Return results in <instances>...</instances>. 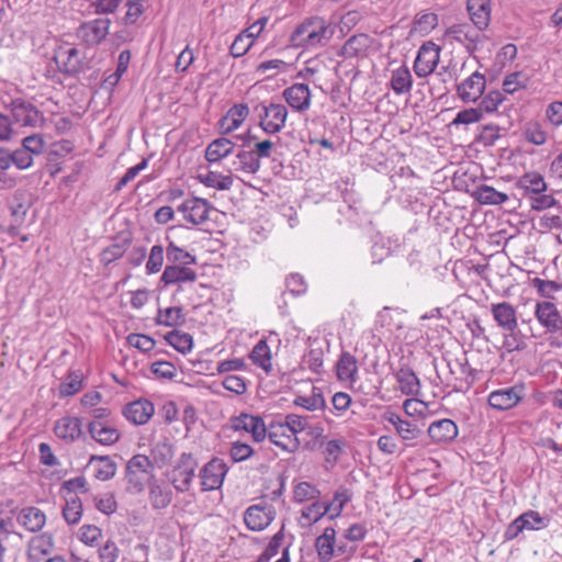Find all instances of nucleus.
I'll list each match as a JSON object with an SVG mask.
<instances>
[{
	"label": "nucleus",
	"mask_w": 562,
	"mask_h": 562,
	"mask_svg": "<svg viewBox=\"0 0 562 562\" xmlns=\"http://www.w3.org/2000/svg\"><path fill=\"white\" fill-rule=\"evenodd\" d=\"M228 472V467L224 460L213 458L205 463L200 472L199 479L202 492L220 490L223 485L224 479Z\"/></svg>",
	"instance_id": "nucleus-11"
},
{
	"label": "nucleus",
	"mask_w": 562,
	"mask_h": 562,
	"mask_svg": "<svg viewBox=\"0 0 562 562\" xmlns=\"http://www.w3.org/2000/svg\"><path fill=\"white\" fill-rule=\"evenodd\" d=\"M330 512L331 505H323L319 502H314L301 510L300 524L303 527L311 526L319 521L326 514Z\"/></svg>",
	"instance_id": "nucleus-41"
},
{
	"label": "nucleus",
	"mask_w": 562,
	"mask_h": 562,
	"mask_svg": "<svg viewBox=\"0 0 562 562\" xmlns=\"http://www.w3.org/2000/svg\"><path fill=\"white\" fill-rule=\"evenodd\" d=\"M186 317L181 307L172 306L159 310L156 316V323L168 327H176L184 324Z\"/></svg>",
	"instance_id": "nucleus-42"
},
{
	"label": "nucleus",
	"mask_w": 562,
	"mask_h": 562,
	"mask_svg": "<svg viewBox=\"0 0 562 562\" xmlns=\"http://www.w3.org/2000/svg\"><path fill=\"white\" fill-rule=\"evenodd\" d=\"M428 435L435 442H448L458 436V427L451 419H440L431 423Z\"/></svg>",
	"instance_id": "nucleus-31"
},
{
	"label": "nucleus",
	"mask_w": 562,
	"mask_h": 562,
	"mask_svg": "<svg viewBox=\"0 0 562 562\" xmlns=\"http://www.w3.org/2000/svg\"><path fill=\"white\" fill-rule=\"evenodd\" d=\"M319 491L308 482H300L293 492V499L296 503H304L318 497Z\"/></svg>",
	"instance_id": "nucleus-55"
},
{
	"label": "nucleus",
	"mask_w": 562,
	"mask_h": 562,
	"mask_svg": "<svg viewBox=\"0 0 562 562\" xmlns=\"http://www.w3.org/2000/svg\"><path fill=\"white\" fill-rule=\"evenodd\" d=\"M83 374L77 371H70L59 385L60 396H71L78 393L82 387Z\"/></svg>",
	"instance_id": "nucleus-49"
},
{
	"label": "nucleus",
	"mask_w": 562,
	"mask_h": 562,
	"mask_svg": "<svg viewBox=\"0 0 562 562\" xmlns=\"http://www.w3.org/2000/svg\"><path fill=\"white\" fill-rule=\"evenodd\" d=\"M54 550V538L50 533L44 532L33 537L27 547V559L31 562H42L45 557Z\"/></svg>",
	"instance_id": "nucleus-26"
},
{
	"label": "nucleus",
	"mask_w": 562,
	"mask_h": 562,
	"mask_svg": "<svg viewBox=\"0 0 562 562\" xmlns=\"http://www.w3.org/2000/svg\"><path fill=\"white\" fill-rule=\"evenodd\" d=\"M438 23V18L435 13H422L416 15L412 32L419 33L422 35L428 34L431 30L436 27Z\"/></svg>",
	"instance_id": "nucleus-52"
},
{
	"label": "nucleus",
	"mask_w": 562,
	"mask_h": 562,
	"mask_svg": "<svg viewBox=\"0 0 562 562\" xmlns=\"http://www.w3.org/2000/svg\"><path fill=\"white\" fill-rule=\"evenodd\" d=\"M472 195L480 204L485 205H501L509 200L508 194L487 184L479 186Z\"/></svg>",
	"instance_id": "nucleus-36"
},
{
	"label": "nucleus",
	"mask_w": 562,
	"mask_h": 562,
	"mask_svg": "<svg viewBox=\"0 0 562 562\" xmlns=\"http://www.w3.org/2000/svg\"><path fill=\"white\" fill-rule=\"evenodd\" d=\"M31 206V201L26 192L16 191L10 202L11 214L22 221Z\"/></svg>",
	"instance_id": "nucleus-51"
},
{
	"label": "nucleus",
	"mask_w": 562,
	"mask_h": 562,
	"mask_svg": "<svg viewBox=\"0 0 562 562\" xmlns=\"http://www.w3.org/2000/svg\"><path fill=\"white\" fill-rule=\"evenodd\" d=\"M10 106L13 123L19 126L38 127L44 122L43 113L29 101L15 99Z\"/></svg>",
	"instance_id": "nucleus-12"
},
{
	"label": "nucleus",
	"mask_w": 562,
	"mask_h": 562,
	"mask_svg": "<svg viewBox=\"0 0 562 562\" xmlns=\"http://www.w3.org/2000/svg\"><path fill=\"white\" fill-rule=\"evenodd\" d=\"M173 446L166 438L155 442V445L151 448V461L153 463H156L158 467H164L168 464L173 458Z\"/></svg>",
	"instance_id": "nucleus-43"
},
{
	"label": "nucleus",
	"mask_w": 562,
	"mask_h": 562,
	"mask_svg": "<svg viewBox=\"0 0 562 562\" xmlns=\"http://www.w3.org/2000/svg\"><path fill=\"white\" fill-rule=\"evenodd\" d=\"M352 492L346 486H339L333 497V501L328 504L331 505V513L328 515L330 520L340 516L344 507L351 501Z\"/></svg>",
	"instance_id": "nucleus-48"
},
{
	"label": "nucleus",
	"mask_w": 562,
	"mask_h": 562,
	"mask_svg": "<svg viewBox=\"0 0 562 562\" xmlns=\"http://www.w3.org/2000/svg\"><path fill=\"white\" fill-rule=\"evenodd\" d=\"M198 465V460L191 452L180 454L176 465L168 473V480L178 493L190 492Z\"/></svg>",
	"instance_id": "nucleus-3"
},
{
	"label": "nucleus",
	"mask_w": 562,
	"mask_h": 562,
	"mask_svg": "<svg viewBox=\"0 0 562 562\" xmlns=\"http://www.w3.org/2000/svg\"><path fill=\"white\" fill-rule=\"evenodd\" d=\"M234 146V143L226 137L216 138L207 145L205 149V159L209 162H217L227 157L232 153Z\"/></svg>",
	"instance_id": "nucleus-38"
},
{
	"label": "nucleus",
	"mask_w": 562,
	"mask_h": 562,
	"mask_svg": "<svg viewBox=\"0 0 562 562\" xmlns=\"http://www.w3.org/2000/svg\"><path fill=\"white\" fill-rule=\"evenodd\" d=\"M517 187L529 198L543 193L547 190L544 178L538 172H526L522 175L517 182Z\"/></svg>",
	"instance_id": "nucleus-34"
},
{
	"label": "nucleus",
	"mask_w": 562,
	"mask_h": 562,
	"mask_svg": "<svg viewBox=\"0 0 562 562\" xmlns=\"http://www.w3.org/2000/svg\"><path fill=\"white\" fill-rule=\"evenodd\" d=\"M260 127L268 134L279 133L285 125L288 109L281 103H260L255 108Z\"/></svg>",
	"instance_id": "nucleus-6"
},
{
	"label": "nucleus",
	"mask_w": 562,
	"mask_h": 562,
	"mask_svg": "<svg viewBox=\"0 0 562 562\" xmlns=\"http://www.w3.org/2000/svg\"><path fill=\"white\" fill-rule=\"evenodd\" d=\"M535 316L539 324L551 335L552 344L562 346V315L555 304L550 301L537 302Z\"/></svg>",
	"instance_id": "nucleus-5"
},
{
	"label": "nucleus",
	"mask_w": 562,
	"mask_h": 562,
	"mask_svg": "<svg viewBox=\"0 0 562 562\" xmlns=\"http://www.w3.org/2000/svg\"><path fill=\"white\" fill-rule=\"evenodd\" d=\"M390 85L392 90L398 95L409 93L413 88V77L409 69L406 66L393 69Z\"/></svg>",
	"instance_id": "nucleus-37"
},
{
	"label": "nucleus",
	"mask_w": 562,
	"mask_h": 562,
	"mask_svg": "<svg viewBox=\"0 0 562 562\" xmlns=\"http://www.w3.org/2000/svg\"><path fill=\"white\" fill-rule=\"evenodd\" d=\"M249 114L247 104H234L226 114L218 121V127L222 134H231L241 126Z\"/></svg>",
	"instance_id": "nucleus-24"
},
{
	"label": "nucleus",
	"mask_w": 562,
	"mask_h": 562,
	"mask_svg": "<svg viewBox=\"0 0 562 562\" xmlns=\"http://www.w3.org/2000/svg\"><path fill=\"white\" fill-rule=\"evenodd\" d=\"M485 85V76L479 71H474L457 86L458 97L465 103L475 102L482 97Z\"/></svg>",
	"instance_id": "nucleus-19"
},
{
	"label": "nucleus",
	"mask_w": 562,
	"mask_h": 562,
	"mask_svg": "<svg viewBox=\"0 0 562 562\" xmlns=\"http://www.w3.org/2000/svg\"><path fill=\"white\" fill-rule=\"evenodd\" d=\"M499 138V127L494 124H487L480 127L476 142L485 147L493 146Z\"/></svg>",
	"instance_id": "nucleus-57"
},
{
	"label": "nucleus",
	"mask_w": 562,
	"mask_h": 562,
	"mask_svg": "<svg viewBox=\"0 0 562 562\" xmlns=\"http://www.w3.org/2000/svg\"><path fill=\"white\" fill-rule=\"evenodd\" d=\"M94 476L100 481H108L115 475L116 467L109 457L92 456L90 463H94Z\"/></svg>",
	"instance_id": "nucleus-45"
},
{
	"label": "nucleus",
	"mask_w": 562,
	"mask_h": 562,
	"mask_svg": "<svg viewBox=\"0 0 562 562\" xmlns=\"http://www.w3.org/2000/svg\"><path fill=\"white\" fill-rule=\"evenodd\" d=\"M82 502L77 495H68L63 508V516L70 525H76L82 517Z\"/></svg>",
	"instance_id": "nucleus-47"
},
{
	"label": "nucleus",
	"mask_w": 562,
	"mask_h": 562,
	"mask_svg": "<svg viewBox=\"0 0 562 562\" xmlns=\"http://www.w3.org/2000/svg\"><path fill=\"white\" fill-rule=\"evenodd\" d=\"M483 31L477 30L473 24L467 22L456 23L449 26L445 32V38L451 44L457 42L472 55L476 52L480 43L483 42Z\"/></svg>",
	"instance_id": "nucleus-7"
},
{
	"label": "nucleus",
	"mask_w": 562,
	"mask_h": 562,
	"mask_svg": "<svg viewBox=\"0 0 562 562\" xmlns=\"http://www.w3.org/2000/svg\"><path fill=\"white\" fill-rule=\"evenodd\" d=\"M524 385L516 384L509 387L498 389L490 393L487 402L497 411H507L515 407L524 398Z\"/></svg>",
	"instance_id": "nucleus-16"
},
{
	"label": "nucleus",
	"mask_w": 562,
	"mask_h": 562,
	"mask_svg": "<svg viewBox=\"0 0 562 562\" xmlns=\"http://www.w3.org/2000/svg\"><path fill=\"white\" fill-rule=\"evenodd\" d=\"M449 375L445 383L451 387L453 392H462L472 386L483 372V366H472L469 358L464 355L462 358L448 360Z\"/></svg>",
	"instance_id": "nucleus-2"
},
{
	"label": "nucleus",
	"mask_w": 562,
	"mask_h": 562,
	"mask_svg": "<svg viewBox=\"0 0 562 562\" xmlns=\"http://www.w3.org/2000/svg\"><path fill=\"white\" fill-rule=\"evenodd\" d=\"M382 418L394 427L397 436L405 442L416 440L422 434L416 424L401 418L395 412L386 411Z\"/></svg>",
	"instance_id": "nucleus-22"
},
{
	"label": "nucleus",
	"mask_w": 562,
	"mask_h": 562,
	"mask_svg": "<svg viewBox=\"0 0 562 562\" xmlns=\"http://www.w3.org/2000/svg\"><path fill=\"white\" fill-rule=\"evenodd\" d=\"M127 11L123 18L126 25L135 24L145 11L144 0H126Z\"/></svg>",
	"instance_id": "nucleus-60"
},
{
	"label": "nucleus",
	"mask_w": 562,
	"mask_h": 562,
	"mask_svg": "<svg viewBox=\"0 0 562 562\" xmlns=\"http://www.w3.org/2000/svg\"><path fill=\"white\" fill-rule=\"evenodd\" d=\"M45 140L41 134H32L22 140V147L33 157L38 156L45 150Z\"/></svg>",
	"instance_id": "nucleus-64"
},
{
	"label": "nucleus",
	"mask_w": 562,
	"mask_h": 562,
	"mask_svg": "<svg viewBox=\"0 0 562 562\" xmlns=\"http://www.w3.org/2000/svg\"><path fill=\"white\" fill-rule=\"evenodd\" d=\"M274 516L271 505L255 504L245 510L244 522L251 531H262L273 521Z\"/></svg>",
	"instance_id": "nucleus-17"
},
{
	"label": "nucleus",
	"mask_w": 562,
	"mask_h": 562,
	"mask_svg": "<svg viewBox=\"0 0 562 562\" xmlns=\"http://www.w3.org/2000/svg\"><path fill=\"white\" fill-rule=\"evenodd\" d=\"M18 522L31 532H37L46 524V515L37 507L29 506L20 510Z\"/></svg>",
	"instance_id": "nucleus-30"
},
{
	"label": "nucleus",
	"mask_w": 562,
	"mask_h": 562,
	"mask_svg": "<svg viewBox=\"0 0 562 562\" xmlns=\"http://www.w3.org/2000/svg\"><path fill=\"white\" fill-rule=\"evenodd\" d=\"M296 406L314 412L325 406V398L321 393L311 395H297L293 402Z\"/></svg>",
	"instance_id": "nucleus-54"
},
{
	"label": "nucleus",
	"mask_w": 562,
	"mask_h": 562,
	"mask_svg": "<svg viewBox=\"0 0 562 562\" xmlns=\"http://www.w3.org/2000/svg\"><path fill=\"white\" fill-rule=\"evenodd\" d=\"M172 496L173 493L169 486L157 482L149 483L148 498L154 509L167 508L172 502Z\"/></svg>",
	"instance_id": "nucleus-35"
},
{
	"label": "nucleus",
	"mask_w": 562,
	"mask_h": 562,
	"mask_svg": "<svg viewBox=\"0 0 562 562\" xmlns=\"http://www.w3.org/2000/svg\"><path fill=\"white\" fill-rule=\"evenodd\" d=\"M336 530L333 527L324 529L315 539V550L319 562H330L336 555Z\"/></svg>",
	"instance_id": "nucleus-27"
},
{
	"label": "nucleus",
	"mask_w": 562,
	"mask_h": 562,
	"mask_svg": "<svg viewBox=\"0 0 562 562\" xmlns=\"http://www.w3.org/2000/svg\"><path fill=\"white\" fill-rule=\"evenodd\" d=\"M524 530H538L547 526L546 519L538 512L528 510L517 517Z\"/></svg>",
	"instance_id": "nucleus-53"
},
{
	"label": "nucleus",
	"mask_w": 562,
	"mask_h": 562,
	"mask_svg": "<svg viewBox=\"0 0 562 562\" xmlns=\"http://www.w3.org/2000/svg\"><path fill=\"white\" fill-rule=\"evenodd\" d=\"M78 537L86 546L95 547L102 538V530L95 525H83Z\"/></svg>",
	"instance_id": "nucleus-56"
},
{
	"label": "nucleus",
	"mask_w": 562,
	"mask_h": 562,
	"mask_svg": "<svg viewBox=\"0 0 562 562\" xmlns=\"http://www.w3.org/2000/svg\"><path fill=\"white\" fill-rule=\"evenodd\" d=\"M154 413V404L148 400H137L128 403L123 411L125 418L135 425H145Z\"/></svg>",
	"instance_id": "nucleus-23"
},
{
	"label": "nucleus",
	"mask_w": 562,
	"mask_h": 562,
	"mask_svg": "<svg viewBox=\"0 0 562 562\" xmlns=\"http://www.w3.org/2000/svg\"><path fill=\"white\" fill-rule=\"evenodd\" d=\"M252 362L269 372L272 368L271 364V350L266 340H259L250 352Z\"/></svg>",
	"instance_id": "nucleus-44"
},
{
	"label": "nucleus",
	"mask_w": 562,
	"mask_h": 562,
	"mask_svg": "<svg viewBox=\"0 0 562 562\" xmlns=\"http://www.w3.org/2000/svg\"><path fill=\"white\" fill-rule=\"evenodd\" d=\"M440 46L431 41L422 44L413 65V70L418 78H426L436 70L440 60Z\"/></svg>",
	"instance_id": "nucleus-10"
},
{
	"label": "nucleus",
	"mask_w": 562,
	"mask_h": 562,
	"mask_svg": "<svg viewBox=\"0 0 562 562\" xmlns=\"http://www.w3.org/2000/svg\"><path fill=\"white\" fill-rule=\"evenodd\" d=\"M282 95L289 106L296 112H305L311 106L312 93L305 83H293L283 90Z\"/></svg>",
	"instance_id": "nucleus-20"
},
{
	"label": "nucleus",
	"mask_w": 562,
	"mask_h": 562,
	"mask_svg": "<svg viewBox=\"0 0 562 562\" xmlns=\"http://www.w3.org/2000/svg\"><path fill=\"white\" fill-rule=\"evenodd\" d=\"M267 424L259 415L240 413L232 418V428L235 431H245L255 442H261L267 437Z\"/></svg>",
	"instance_id": "nucleus-13"
},
{
	"label": "nucleus",
	"mask_w": 562,
	"mask_h": 562,
	"mask_svg": "<svg viewBox=\"0 0 562 562\" xmlns=\"http://www.w3.org/2000/svg\"><path fill=\"white\" fill-rule=\"evenodd\" d=\"M372 38L363 33L352 35L342 45L339 55L345 58L363 57L371 47Z\"/></svg>",
	"instance_id": "nucleus-28"
},
{
	"label": "nucleus",
	"mask_w": 562,
	"mask_h": 562,
	"mask_svg": "<svg viewBox=\"0 0 562 562\" xmlns=\"http://www.w3.org/2000/svg\"><path fill=\"white\" fill-rule=\"evenodd\" d=\"M282 422L288 427L290 434H293L295 437H297V434L306 430L308 427L307 416L288 414Z\"/></svg>",
	"instance_id": "nucleus-63"
},
{
	"label": "nucleus",
	"mask_w": 562,
	"mask_h": 562,
	"mask_svg": "<svg viewBox=\"0 0 562 562\" xmlns=\"http://www.w3.org/2000/svg\"><path fill=\"white\" fill-rule=\"evenodd\" d=\"M111 21L98 18L82 22L75 32V36L83 46L90 48L100 45L108 36Z\"/></svg>",
	"instance_id": "nucleus-8"
},
{
	"label": "nucleus",
	"mask_w": 562,
	"mask_h": 562,
	"mask_svg": "<svg viewBox=\"0 0 562 562\" xmlns=\"http://www.w3.org/2000/svg\"><path fill=\"white\" fill-rule=\"evenodd\" d=\"M195 280L196 273L192 269L180 266L166 267L161 276V281H164L166 284L178 282H194Z\"/></svg>",
	"instance_id": "nucleus-40"
},
{
	"label": "nucleus",
	"mask_w": 562,
	"mask_h": 562,
	"mask_svg": "<svg viewBox=\"0 0 562 562\" xmlns=\"http://www.w3.org/2000/svg\"><path fill=\"white\" fill-rule=\"evenodd\" d=\"M527 142L540 146L547 142V132L539 123H529L524 132Z\"/></svg>",
	"instance_id": "nucleus-61"
},
{
	"label": "nucleus",
	"mask_w": 562,
	"mask_h": 562,
	"mask_svg": "<svg viewBox=\"0 0 562 562\" xmlns=\"http://www.w3.org/2000/svg\"><path fill=\"white\" fill-rule=\"evenodd\" d=\"M337 376L344 382H355L358 378L357 359L349 352H342L337 362Z\"/></svg>",
	"instance_id": "nucleus-39"
},
{
	"label": "nucleus",
	"mask_w": 562,
	"mask_h": 562,
	"mask_svg": "<svg viewBox=\"0 0 562 562\" xmlns=\"http://www.w3.org/2000/svg\"><path fill=\"white\" fill-rule=\"evenodd\" d=\"M212 210V205L205 199L195 196L184 200L177 207V211L182 214L183 220L193 225L204 223Z\"/></svg>",
	"instance_id": "nucleus-15"
},
{
	"label": "nucleus",
	"mask_w": 562,
	"mask_h": 562,
	"mask_svg": "<svg viewBox=\"0 0 562 562\" xmlns=\"http://www.w3.org/2000/svg\"><path fill=\"white\" fill-rule=\"evenodd\" d=\"M267 437L270 442L285 452H294L300 447V440L290 434L282 420L271 422L267 425Z\"/></svg>",
	"instance_id": "nucleus-14"
},
{
	"label": "nucleus",
	"mask_w": 562,
	"mask_h": 562,
	"mask_svg": "<svg viewBox=\"0 0 562 562\" xmlns=\"http://www.w3.org/2000/svg\"><path fill=\"white\" fill-rule=\"evenodd\" d=\"M200 180L204 186L221 191L229 190L233 186L232 176H224L214 171H209L206 175L200 176Z\"/></svg>",
	"instance_id": "nucleus-50"
},
{
	"label": "nucleus",
	"mask_w": 562,
	"mask_h": 562,
	"mask_svg": "<svg viewBox=\"0 0 562 562\" xmlns=\"http://www.w3.org/2000/svg\"><path fill=\"white\" fill-rule=\"evenodd\" d=\"M55 435L65 441L72 442L81 435V419L74 416H65L55 423Z\"/></svg>",
	"instance_id": "nucleus-29"
},
{
	"label": "nucleus",
	"mask_w": 562,
	"mask_h": 562,
	"mask_svg": "<svg viewBox=\"0 0 562 562\" xmlns=\"http://www.w3.org/2000/svg\"><path fill=\"white\" fill-rule=\"evenodd\" d=\"M120 553L117 544L109 539L98 549V559L100 562H116Z\"/></svg>",
	"instance_id": "nucleus-62"
},
{
	"label": "nucleus",
	"mask_w": 562,
	"mask_h": 562,
	"mask_svg": "<svg viewBox=\"0 0 562 562\" xmlns=\"http://www.w3.org/2000/svg\"><path fill=\"white\" fill-rule=\"evenodd\" d=\"M53 59L60 72L68 76L78 75L86 68V63L80 50L68 44L59 45L55 50Z\"/></svg>",
	"instance_id": "nucleus-9"
},
{
	"label": "nucleus",
	"mask_w": 562,
	"mask_h": 562,
	"mask_svg": "<svg viewBox=\"0 0 562 562\" xmlns=\"http://www.w3.org/2000/svg\"><path fill=\"white\" fill-rule=\"evenodd\" d=\"M154 463L145 454H135L126 463V481L134 492H142L154 479Z\"/></svg>",
	"instance_id": "nucleus-4"
},
{
	"label": "nucleus",
	"mask_w": 562,
	"mask_h": 562,
	"mask_svg": "<svg viewBox=\"0 0 562 562\" xmlns=\"http://www.w3.org/2000/svg\"><path fill=\"white\" fill-rule=\"evenodd\" d=\"M395 379L402 394L406 396L417 395L420 391V381L416 373L408 367H402L395 373Z\"/></svg>",
	"instance_id": "nucleus-32"
},
{
	"label": "nucleus",
	"mask_w": 562,
	"mask_h": 562,
	"mask_svg": "<svg viewBox=\"0 0 562 562\" xmlns=\"http://www.w3.org/2000/svg\"><path fill=\"white\" fill-rule=\"evenodd\" d=\"M232 166L235 171H239L247 175H255L259 171L261 164L257 155H255V153L252 151V149H241L236 154L232 162Z\"/></svg>",
	"instance_id": "nucleus-33"
},
{
	"label": "nucleus",
	"mask_w": 562,
	"mask_h": 562,
	"mask_svg": "<svg viewBox=\"0 0 562 562\" xmlns=\"http://www.w3.org/2000/svg\"><path fill=\"white\" fill-rule=\"evenodd\" d=\"M254 40L246 35V32L238 34L229 47V53L233 57L244 56L252 46Z\"/></svg>",
	"instance_id": "nucleus-59"
},
{
	"label": "nucleus",
	"mask_w": 562,
	"mask_h": 562,
	"mask_svg": "<svg viewBox=\"0 0 562 562\" xmlns=\"http://www.w3.org/2000/svg\"><path fill=\"white\" fill-rule=\"evenodd\" d=\"M335 34V26L325 18L314 15L304 19L291 33L289 42L295 48L306 50L326 46Z\"/></svg>",
	"instance_id": "nucleus-1"
},
{
	"label": "nucleus",
	"mask_w": 562,
	"mask_h": 562,
	"mask_svg": "<svg viewBox=\"0 0 562 562\" xmlns=\"http://www.w3.org/2000/svg\"><path fill=\"white\" fill-rule=\"evenodd\" d=\"M491 314L496 325L504 331L513 335L518 329L516 308L508 302L492 303Z\"/></svg>",
	"instance_id": "nucleus-18"
},
{
	"label": "nucleus",
	"mask_w": 562,
	"mask_h": 562,
	"mask_svg": "<svg viewBox=\"0 0 562 562\" xmlns=\"http://www.w3.org/2000/svg\"><path fill=\"white\" fill-rule=\"evenodd\" d=\"M467 11L472 24L485 31L491 23L492 0H467Z\"/></svg>",
	"instance_id": "nucleus-21"
},
{
	"label": "nucleus",
	"mask_w": 562,
	"mask_h": 562,
	"mask_svg": "<svg viewBox=\"0 0 562 562\" xmlns=\"http://www.w3.org/2000/svg\"><path fill=\"white\" fill-rule=\"evenodd\" d=\"M532 286L537 290V292L543 296L551 299L554 293L561 291L562 284L551 280H544L540 278H535L532 280Z\"/></svg>",
	"instance_id": "nucleus-58"
},
{
	"label": "nucleus",
	"mask_w": 562,
	"mask_h": 562,
	"mask_svg": "<svg viewBox=\"0 0 562 562\" xmlns=\"http://www.w3.org/2000/svg\"><path fill=\"white\" fill-rule=\"evenodd\" d=\"M90 436L100 445L111 446L120 439V431L106 420H92L88 425Z\"/></svg>",
	"instance_id": "nucleus-25"
},
{
	"label": "nucleus",
	"mask_w": 562,
	"mask_h": 562,
	"mask_svg": "<svg viewBox=\"0 0 562 562\" xmlns=\"http://www.w3.org/2000/svg\"><path fill=\"white\" fill-rule=\"evenodd\" d=\"M166 341L177 351L186 355L192 350L193 338L190 334L180 330H172L165 336Z\"/></svg>",
	"instance_id": "nucleus-46"
}]
</instances>
